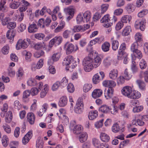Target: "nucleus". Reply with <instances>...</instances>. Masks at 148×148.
<instances>
[{
	"instance_id": "1",
	"label": "nucleus",
	"mask_w": 148,
	"mask_h": 148,
	"mask_svg": "<svg viewBox=\"0 0 148 148\" xmlns=\"http://www.w3.org/2000/svg\"><path fill=\"white\" fill-rule=\"evenodd\" d=\"M94 54L92 51L90 52L88 56L83 60L82 64L85 71L88 72L90 71L93 69L92 59L94 58Z\"/></svg>"
},
{
	"instance_id": "2",
	"label": "nucleus",
	"mask_w": 148,
	"mask_h": 148,
	"mask_svg": "<svg viewBox=\"0 0 148 148\" xmlns=\"http://www.w3.org/2000/svg\"><path fill=\"white\" fill-rule=\"evenodd\" d=\"M30 43V40L29 38L26 39L19 40L16 45V48L17 50H19L22 48L25 49L26 48L29 44Z\"/></svg>"
},
{
	"instance_id": "3",
	"label": "nucleus",
	"mask_w": 148,
	"mask_h": 148,
	"mask_svg": "<svg viewBox=\"0 0 148 148\" xmlns=\"http://www.w3.org/2000/svg\"><path fill=\"white\" fill-rule=\"evenodd\" d=\"M66 53L67 54H70L74 52L78 49V47L77 45L75 46L72 43H66L64 46Z\"/></svg>"
},
{
	"instance_id": "4",
	"label": "nucleus",
	"mask_w": 148,
	"mask_h": 148,
	"mask_svg": "<svg viewBox=\"0 0 148 148\" xmlns=\"http://www.w3.org/2000/svg\"><path fill=\"white\" fill-rule=\"evenodd\" d=\"M83 110L84 104L82 100L80 98L78 99L74 107V111L77 114H80L83 112Z\"/></svg>"
},
{
	"instance_id": "5",
	"label": "nucleus",
	"mask_w": 148,
	"mask_h": 148,
	"mask_svg": "<svg viewBox=\"0 0 148 148\" xmlns=\"http://www.w3.org/2000/svg\"><path fill=\"white\" fill-rule=\"evenodd\" d=\"M145 24L144 20L138 19L135 22L134 27L136 29L144 31L145 29Z\"/></svg>"
},
{
	"instance_id": "6",
	"label": "nucleus",
	"mask_w": 148,
	"mask_h": 148,
	"mask_svg": "<svg viewBox=\"0 0 148 148\" xmlns=\"http://www.w3.org/2000/svg\"><path fill=\"white\" fill-rule=\"evenodd\" d=\"M62 40V38L61 36H56L49 41V47L51 48L53 45H59L61 43Z\"/></svg>"
},
{
	"instance_id": "7",
	"label": "nucleus",
	"mask_w": 148,
	"mask_h": 148,
	"mask_svg": "<svg viewBox=\"0 0 148 148\" xmlns=\"http://www.w3.org/2000/svg\"><path fill=\"white\" fill-rule=\"evenodd\" d=\"M126 48V44L124 42L122 43L118 51L117 55V59L118 60H121L122 57L126 56V53L125 51Z\"/></svg>"
},
{
	"instance_id": "8",
	"label": "nucleus",
	"mask_w": 148,
	"mask_h": 148,
	"mask_svg": "<svg viewBox=\"0 0 148 148\" xmlns=\"http://www.w3.org/2000/svg\"><path fill=\"white\" fill-rule=\"evenodd\" d=\"M132 92V88L129 86H126L123 87L121 90L122 95L126 97L130 98Z\"/></svg>"
},
{
	"instance_id": "9",
	"label": "nucleus",
	"mask_w": 148,
	"mask_h": 148,
	"mask_svg": "<svg viewBox=\"0 0 148 148\" xmlns=\"http://www.w3.org/2000/svg\"><path fill=\"white\" fill-rule=\"evenodd\" d=\"M9 7L12 9H16L20 6L19 0H8Z\"/></svg>"
},
{
	"instance_id": "10",
	"label": "nucleus",
	"mask_w": 148,
	"mask_h": 148,
	"mask_svg": "<svg viewBox=\"0 0 148 148\" xmlns=\"http://www.w3.org/2000/svg\"><path fill=\"white\" fill-rule=\"evenodd\" d=\"M32 131H29L24 136L22 139V143L24 145L26 144L32 137Z\"/></svg>"
},
{
	"instance_id": "11",
	"label": "nucleus",
	"mask_w": 148,
	"mask_h": 148,
	"mask_svg": "<svg viewBox=\"0 0 148 148\" xmlns=\"http://www.w3.org/2000/svg\"><path fill=\"white\" fill-rule=\"evenodd\" d=\"M114 92L113 88H109L108 90H105L104 96L107 99H110L113 96Z\"/></svg>"
},
{
	"instance_id": "12",
	"label": "nucleus",
	"mask_w": 148,
	"mask_h": 148,
	"mask_svg": "<svg viewBox=\"0 0 148 148\" xmlns=\"http://www.w3.org/2000/svg\"><path fill=\"white\" fill-rule=\"evenodd\" d=\"M27 121L31 125H33L34 123L35 116L32 112H28L27 114Z\"/></svg>"
},
{
	"instance_id": "13",
	"label": "nucleus",
	"mask_w": 148,
	"mask_h": 148,
	"mask_svg": "<svg viewBox=\"0 0 148 148\" xmlns=\"http://www.w3.org/2000/svg\"><path fill=\"white\" fill-rule=\"evenodd\" d=\"M101 58L98 56H96V57L92 59V67L96 68L98 66L101 64Z\"/></svg>"
},
{
	"instance_id": "14",
	"label": "nucleus",
	"mask_w": 148,
	"mask_h": 148,
	"mask_svg": "<svg viewBox=\"0 0 148 148\" xmlns=\"http://www.w3.org/2000/svg\"><path fill=\"white\" fill-rule=\"evenodd\" d=\"M110 108L108 106L103 105L101 106L99 109V112L104 114H108L110 112Z\"/></svg>"
},
{
	"instance_id": "15",
	"label": "nucleus",
	"mask_w": 148,
	"mask_h": 148,
	"mask_svg": "<svg viewBox=\"0 0 148 148\" xmlns=\"http://www.w3.org/2000/svg\"><path fill=\"white\" fill-rule=\"evenodd\" d=\"M5 116V122L8 123H10L12 121L13 118V115L12 112L10 111H8L6 112Z\"/></svg>"
},
{
	"instance_id": "16",
	"label": "nucleus",
	"mask_w": 148,
	"mask_h": 148,
	"mask_svg": "<svg viewBox=\"0 0 148 148\" xmlns=\"http://www.w3.org/2000/svg\"><path fill=\"white\" fill-rule=\"evenodd\" d=\"M67 103V99L66 96H63L61 97L58 103V106L60 107L65 106Z\"/></svg>"
},
{
	"instance_id": "17",
	"label": "nucleus",
	"mask_w": 148,
	"mask_h": 148,
	"mask_svg": "<svg viewBox=\"0 0 148 148\" xmlns=\"http://www.w3.org/2000/svg\"><path fill=\"white\" fill-rule=\"evenodd\" d=\"M103 93L102 91L100 89H95L92 92V96L93 98L96 99L100 97Z\"/></svg>"
},
{
	"instance_id": "18",
	"label": "nucleus",
	"mask_w": 148,
	"mask_h": 148,
	"mask_svg": "<svg viewBox=\"0 0 148 148\" xmlns=\"http://www.w3.org/2000/svg\"><path fill=\"white\" fill-rule=\"evenodd\" d=\"M86 29L83 27V26L81 25H77L73 26L72 30L73 32L75 33L79 32H84L86 31Z\"/></svg>"
},
{
	"instance_id": "19",
	"label": "nucleus",
	"mask_w": 148,
	"mask_h": 148,
	"mask_svg": "<svg viewBox=\"0 0 148 148\" xmlns=\"http://www.w3.org/2000/svg\"><path fill=\"white\" fill-rule=\"evenodd\" d=\"M72 60H73V57L71 55L68 56L64 59L63 64L64 65L66 66H69H69L70 67Z\"/></svg>"
},
{
	"instance_id": "20",
	"label": "nucleus",
	"mask_w": 148,
	"mask_h": 148,
	"mask_svg": "<svg viewBox=\"0 0 148 148\" xmlns=\"http://www.w3.org/2000/svg\"><path fill=\"white\" fill-rule=\"evenodd\" d=\"M114 38L111 39L112 47L113 50L116 51L118 49L119 46V42L117 40H114Z\"/></svg>"
},
{
	"instance_id": "21",
	"label": "nucleus",
	"mask_w": 148,
	"mask_h": 148,
	"mask_svg": "<svg viewBox=\"0 0 148 148\" xmlns=\"http://www.w3.org/2000/svg\"><path fill=\"white\" fill-rule=\"evenodd\" d=\"M118 75V71L116 69H112L109 74L110 78L113 80L116 79Z\"/></svg>"
},
{
	"instance_id": "22",
	"label": "nucleus",
	"mask_w": 148,
	"mask_h": 148,
	"mask_svg": "<svg viewBox=\"0 0 148 148\" xmlns=\"http://www.w3.org/2000/svg\"><path fill=\"white\" fill-rule=\"evenodd\" d=\"M100 137L101 140L103 142H107L110 139L109 136L103 132H101L100 133Z\"/></svg>"
},
{
	"instance_id": "23",
	"label": "nucleus",
	"mask_w": 148,
	"mask_h": 148,
	"mask_svg": "<svg viewBox=\"0 0 148 148\" xmlns=\"http://www.w3.org/2000/svg\"><path fill=\"white\" fill-rule=\"evenodd\" d=\"M83 130L82 126L80 125H76L74 127L73 130V133L76 134H80Z\"/></svg>"
},
{
	"instance_id": "24",
	"label": "nucleus",
	"mask_w": 148,
	"mask_h": 148,
	"mask_svg": "<svg viewBox=\"0 0 148 148\" xmlns=\"http://www.w3.org/2000/svg\"><path fill=\"white\" fill-rule=\"evenodd\" d=\"M131 32V28L130 26H127L123 29L122 34V35L124 36H127L129 35Z\"/></svg>"
},
{
	"instance_id": "25",
	"label": "nucleus",
	"mask_w": 148,
	"mask_h": 148,
	"mask_svg": "<svg viewBox=\"0 0 148 148\" xmlns=\"http://www.w3.org/2000/svg\"><path fill=\"white\" fill-rule=\"evenodd\" d=\"M113 61L114 62V61ZM112 62L113 61L110 58L108 57L106 58L103 61V63L105 66H108L111 64ZM117 63L118 62L117 61L116 62V63L114 62L113 64L114 65H116V64H117Z\"/></svg>"
},
{
	"instance_id": "26",
	"label": "nucleus",
	"mask_w": 148,
	"mask_h": 148,
	"mask_svg": "<svg viewBox=\"0 0 148 148\" xmlns=\"http://www.w3.org/2000/svg\"><path fill=\"white\" fill-rule=\"evenodd\" d=\"M88 135L86 132H83L79 136V140L82 143L86 141L88 138Z\"/></svg>"
},
{
	"instance_id": "27",
	"label": "nucleus",
	"mask_w": 148,
	"mask_h": 148,
	"mask_svg": "<svg viewBox=\"0 0 148 148\" xmlns=\"http://www.w3.org/2000/svg\"><path fill=\"white\" fill-rule=\"evenodd\" d=\"M37 29L38 27L36 24L35 23L30 25L28 28V31L30 33L35 32Z\"/></svg>"
},
{
	"instance_id": "28",
	"label": "nucleus",
	"mask_w": 148,
	"mask_h": 148,
	"mask_svg": "<svg viewBox=\"0 0 148 148\" xmlns=\"http://www.w3.org/2000/svg\"><path fill=\"white\" fill-rule=\"evenodd\" d=\"M98 113L97 110L91 111L89 113L88 118L89 119L93 120L98 116Z\"/></svg>"
},
{
	"instance_id": "29",
	"label": "nucleus",
	"mask_w": 148,
	"mask_h": 148,
	"mask_svg": "<svg viewBox=\"0 0 148 148\" xmlns=\"http://www.w3.org/2000/svg\"><path fill=\"white\" fill-rule=\"evenodd\" d=\"M132 19L131 16L127 15H125L122 16L121 21L124 23H127L128 22L129 23Z\"/></svg>"
},
{
	"instance_id": "30",
	"label": "nucleus",
	"mask_w": 148,
	"mask_h": 148,
	"mask_svg": "<svg viewBox=\"0 0 148 148\" xmlns=\"http://www.w3.org/2000/svg\"><path fill=\"white\" fill-rule=\"evenodd\" d=\"M109 16V14H106L105 15L101 20V22L103 23L104 26L105 27H106V25L110 21Z\"/></svg>"
},
{
	"instance_id": "31",
	"label": "nucleus",
	"mask_w": 148,
	"mask_h": 148,
	"mask_svg": "<svg viewBox=\"0 0 148 148\" xmlns=\"http://www.w3.org/2000/svg\"><path fill=\"white\" fill-rule=\"evenodd\" d=\"M83 14L84 17V20L85 21L86 23L90 21L91 17L90 12L88 11H87L85 12Z\"/></svg>"
},
{
	"instance_id": "32",
	"label": "nucleus",
	"mask_w": 148,
	"mask_h": 148,
	"mask_svg": "<svg viewBox=\"0 0 148 148\" xmlns=\"http://www.w3.org/2000/svg\"><path fill=\"white\" fill-rule=\"evenodd\" d=\"M76 20L78 24L86 23L85 21L84 20V17L83 16V14L81 13H79L77 15Z\"/></svg>"
},
{
	"instance_id": "33",
	"label": "nucleus",
	"mask_w": 148,
	"mask_h": 148,
	"mask_svg": "<svg viewBox=\"0 0 148 148\" xmlns=\"http://www.w3.org/2000/svg\"><path fill=\"white\" fill-rule=\"evenodd\" d=\"M141 96L140 93L138 91H132L130 98L133 99H138Z\"/></svg>"
},
{
	"instance_id": "34",
	"label": "nucleus",
	"mask_w": 148,
	"mask_h": 148,
	"mask_svg": "<svg viewBox=\"0 0 148 148\" xmlns=\"http://www.w3.org/2000/svg\"><path fill=\"white\" fill-rule=\"evenodd\" d=\"M43 139L40 136H39L36 141V147L37 148H43Z\"/></svg>"
},
{
	"instance_id": "35",
	"label": "nucleus",
	"mask_w": 148,
	"mask_h": 148,
	"mask_svg": "<svg viewBox=\"0 0 148 148\" xmlns=\"http://www.w3.org/2000/svg\"><path fill=\"white\" fill-rule=\"evenodd\" d=\"M64 12L68 14V15H74L75 9L71 6H70L64 9Z\"/></svg>"
},
{
	"instance_id": "36",
	"label": "nucleus",
	"mask_w": 148,
	"mask_h": 148,
	"mask_svg": "<svg viewBox=\"0 0 148 148\" xmlns=\"http://www.w3.org/2000/svg\"><path fill=\"white\" fill-rule=\"evenodd\" d=\"M110 46V43L108 42H106L101 45L102 49L104 52H107L109 50Z\"/></svg>"
},
{
	"instance_id": "37",
	"label": "nucleus",
	"mask_w": 148,
	"mask_h": 148,
	"mask_svg": "<svg viewBox=\"0 0 148 148\" xmlns=\"http://www.w3.org/2000/svg\"><path fill=\"white\" fill-rule=\"evenodd\" d=\"M15 35L14 31L13 30H9L7 33L6 36L9 39L13 41V38Z\"/></svg>"
},
{
	"instance_id": "38",
	"label": "nucleus",
	"mask_w": 148,
	"mask_h": 148,
	"mask_svg": "<svg viewBox=\"0 0 148 148\" xmlns=\"http://www.w3.org/2000/svg\"><path fill=\"white\" fill-rule=\"evenodd\" d=\"M133 55L136 58L138 59H141L143 57V54L141 51L139 49L132 52Z\"/></svg>"
},
{
	"instance_id": "39",
	"label": "nucleus",
	"mask_w": 148,
	"mask_h": 148,
	"mask_svg": "<svg viewBox=\"0 0 148 148\" xmlns=\"http://www.w3.org/2000/svg\"><path fill=\"white\" fill-rule=\"evenodd\" d=\"M92 88V85L90 83H86L83 86V91L87 92L89 91Z\"/></svg>"
},
{
	"instance_id": "40",
	"label": "nucleus",
	"mask_w": 148,
	"mask_h": 148,
	"mask_svg": "<svg viewBox=\"0 0 148 148\" xmlns=\"http://www.w3.org/2000/svg\"><path fill=\"white\" fill-rule=\"evenodd\" d=\"M3 145L5 147H7L9 143V138L5 135L3 136L1 140Z\"/></svg>"
},
{
	"instance_id": "41",
	"label": "nucleus",
	"mask_w": 148,
	"mask_h": 148,
	"mask_svg": "<svg viewBox=\"0 0 148 148\" xmlns=\"http://www.w3.org/2000/svg\"><path fill=\"white\" fill-rule=\"evenodd\" d=\"M136 82L138 84L140 89L142 90H146V85L145 83L140 80H137Z\"/></svg>"
},
{
	"instance_id": "42",
	"label": "nucleus",
	"mask_w": 148,
	"mask_h": 148,
	"mask_svg": "<svg viewBox=\"0 0 148 148\" xmlns=\"http://www.w3.org/2000/svg\"><path fill=\"white\" fill-rule=\"evenodd\" d=\"M8 108V104L6 103H4L2 108L1 109L2 112L1 113V117L3 118L5 116V114L4 112H7Z\"/></svg>"
},
{
	"instance_id": "43",
	"label": "nucleus",
	"mask_w": 148,
	"mask_h": 148,
	"mask_svg": "<svg viewBox=\"0 0 148 148\" xmlns=\"http://www.w3.org/2000/svg\"><path fill=\"white\" fill-rule=\"evenodd\" d=\"M117 20V18L116 17L114 16H113L111 19H110L109 22L106 25V27H108L111 26L112 25L113 23H115Z\"/></svg>"
},
{
	"instance_id": "44",
	"label": "nucleus",
	"mask_w": 148,
	"mask_h": 148,
	"mask_svg": "<svg viewBox=\"0 0 148 148\" xmlns=\"http://www.w3.org/2000/svg\"><path fill=\"white\" fill-rule=\"evenodd\" d=\"M71 33L72 32L71 30L68 29H66L62 33L63 37L65 39H67L70 37Z\"/></svg>"
},
{
	"instance_id": "45",
	"label": "nucleus",
	"mask_w": 148,
	"mask_h": 148,
	"mask_svg": "<svg viewBox=\"0 0 148 148\" xmlns=\"http://www.w3.org/2000/svg\"><path fill=\"white\" fill-rule=\"evenodd\" d=\"M45 45L44 42L38 43L36 44L34 46V48L37 50L42 49L45 48Z\"/></svg>"
},
{
	"instance_id": "46",
	"label": "nucleus",
	"mask_w": 148,
	"mask_h": 148,
	"mask_svg": "<svg viewBox=\"0 0 148 148\" xmlns=\"http://www.w3.org/2000/svg\"><path fill=\"white\" fill-rule=\"evenodd\" d=\"M92 80L93 83L95 84H97L99 82L101 78H100L98 73H97L93 76Z\"/></svg>"
},
{
	"instance_id": "47",
	"label": "nucleus",
	"mask_w": 148,
	"mask_h": 148,
	"mask_svg": "<svg viewBox=\"0 0 148 148\" xmlns=\"http://www.w3.org/2000/svg\"><path fill=\"white\" fill-rule=\"evenodd\" d=\"M147 66V63L145 59H143L141 60L139 62V66L141 69L143 70L145 69Z\"/></svg>"
},
{
	"instance_id": "48",
	"label": "nucleus",
	"mask_w": 148,
	"mask_h": 148,
	"mask_svg": "<svg viewBox=\"0 0 148 148\" xmlns=\"http://www.w3.org/2000/svg\"><path fill=\"white\" fill-rule=\"evenodd\" d=\"M30 91L29 90H26L24 91L23 94V99L24 102H25V99L28 98L30 95Z\"/></svg>"
},
{
	"instance_id": "49",
	"label": "nucleus",
	"mask_w": 148,
	"mask_h": 148,
	"mask_svg": "<svg viewBox=\"0 0 148 148\" xmlns=\"http://www.w3.org/2000/svg\"><path fill=\"white\" fill-rule=\"evenodd\" d=\"M132 4H128L125 7V9L129 13H131L134 10V8Z\"/></svg>"
},
{
	"instance_id": "50",
	"label": "nucleus",
	"mask_w": 148,
	"mask_h": 148,
	"mask_svg": "<svg viewBox=\"0 0 148 148\" xmlns=\"http://www.w3.org/2000/svg\"><path fill=\"white\" fill-rule=\"evenodd\" d=\"M37 100L36 99L33 100V103L30 107V110L32 112L35 111L37 109V106L36 104Z\"/></svg>"
},
{
	"instance_id": "51",
	"label": "nucleus",
	"mask_w": 148,
	"mask_h": 148,
	"mask_svg": "<svg viewBox=\"0 0 148 148\" xmlns=\"http://www.w3.org/2000/svg\"><path fill=\"white\" fill-rule=\"evenodd\" d=\"M135 38L136 40L135 42H140L142 41V35L140 32L136 33L135 35Z\"/></svg>"
},
{
	"instance_id": "52",
	"label": "nucleus",
	"mask_w": 148,
	"mask_h": 148,
	"mask_svg": "<svg viewBox=\"0 0 148 148\" xmlns=\"http://www.w3.org/2000/svg\"><path fill=\"white\" fill-rule=\"evenodd\" d=\"M27 85L30 86H35L36 84L35 80L31 78H29L27 82Z\"/></svg>"
},
{
	"instance_id": "53",
	"label": "nucleus",
	"mask_w": 148,
	"mask_h": 148,
	"mask_svg": "<svg viewBox=\"0 0 148 148\" xmlns=\"http://www.w3.org/2000/svg\"><path fill=\"white\" fill-rule=\"evenodd\" d=\"M4 131L8 134H10L11 132V128L10 125L7 124H5L2 126Z\"/></svg>"
},
{
	"instance_id": "54",
	"label": "nucleus",
	"mask_w": 148,
	"mask_h": 148,
	"mask_svg": "<svg viewBox=\"0 0 148 148\" xmlns=\"http://www.w3.org/2000/svg\"><path fill=\"white\" fill-rule=\"evenodd\" d=\"M143 106H138L133 107L132 111L134 113L139 112L142 111L143 109Z\"/></svg>"
},
{
	"instance_id": "55",
	"label": "nucleus",
	"mask_w": 148,
	"mask_h": 148,
	"mask_svg": "<svg viewBox=\"0 0 148 148\" xmlns=\"http://www.w3.org/2000/svg\"><path fill=\"white\" fill-rule=\"evenodd\" d=\"M60 85L63 87L66 86L68 83V79L66 77H63L60 82Z\"/></svg>"
},
{
	"instance_id": "56",
	"label": "nucleus",
	"mask_w": 148,
	"mask_h": 148,
	"mask_svg": "<svg viewBox=\"0 0 148 148\" xmlns=\"http://www.w3.org/2000/svg\"><path fill=\"white\" fill-rule=\"evenodd\" d=\"M138 45L137 42H134L131 45L130 50L132 52L138 50Z\"/></svg>"
},
{
	"instance_id": "57",
	"label": "nucleus",
	"mask_w": 148,
	"mask_h": 148,
	"mask_svg": "<svg viewBox=\"0 0 148 148\" xmlns=\"http://www.w3.org/2000/svg\"><path fill=\"white\" fill-rule=\"evenodd\" d=\"M132 75L129 73L127 69H125L124 72V77L125 79L129 80L132 77Z\"/></svg>"
},
{
	"instance_id": "58",
	"label": "nucleus",
	"mask_w": 148,
	"mask_h": 148,
	"mask_svg": "<svg viewBox=\"0 0 148 148\" xmlns=\"http://www.w3.org/2000/svg\"><path fill=\"white\" fill-rule=\"evenodd\" d=\"M92 142L93 145L97 147H99L101 144L100 141L96 138H93L92 139Z\"/></svg>"
},
{
	"instance_id": "59",
	"label": "nucleus",
	"mask_w": 148,
	"mask_h": 148,
	"mask_svg": "<svg viewBox=\"0 0 148 148\" xmlns=\"http://www.w3.org/2000/svg\"><path fill=\"white\" fill-rule=\"evenodd\" d=\"M9 50V47L8 45H6L3 47L1 49V52L4 55L8 54Z\"/></svg>"
},
{
	"instance_id": "60",
	"label": "nucleus",
	"mask_w": 148,
	"mask_h": 148,
	"mask_svg": "<svg viewBox=\"0 0 148 148\" xmlns=\"http://www.w3.org/2000/svg\"><path fill=\"white\" fill-rule=\"evenodd\" d=\"M112 129L113 132L114 133L117 132L120 129L119 124L117 123L114 124L112 127Z\"/></svg>"
},
{
	"instance_id": "61",
	"label": "nucleus",
	"mask_w": 148,
	"mask_h": 148,
	"mask_svg": "<svg viewBox=\"0 0 148 148\" xmlns=\"http://www.w3.org/2000/svg\"><path fill=\"white\" fill-rule=\"evenodd\" d=\"M108 7L109 5L107 4L102 5L101 6V13L102 14L104 13L108 9Z\"/></svg>"
},
{
	"instance_id": "62",
	"label": "nucleus",
	"mask_w": 148,
	"mask_h": 148,
	"mask_svg": "<svg viewBox=\"0 0 148 148\" xmlns=\"http://www.w3.org/2000/svg\"><path fill=\"white\" fill-rule=\"evenodd\" d=\"M60 86V82L59 81L56 82L52 86L51 89L53 91L56 90L58 89Z\"/></svg>"
},
{
	"instance_id": "63",
	"label": "nucleus",
	"mask_w": 148,
	"mask_h": 148,
	"mask_svg": "<svg viewBox=\"0 0 148 148\" xmlns=\"http://www.w3.org/2000/svg\"><path fill=\"white\" fill-rule=\"evenodd\" d=\"M67 89L69 92L70 93L73 92L75 90V88L73 84L71 83L69 84L67 86Z\"/></svg>"
},
{
	"instance_id": "64",
	"label": "nucleus",
	"mask_w": 148,
	"mask_h": 148,
	"mask_svg": "<svg viewBox=\"0 0 148 148\" xmlns=\"http://www.w3.org/2000/svg\"><path fill=\"white\" fill-rule=\"evenodd\" d=\"M124 26V24L121 21L118 22L115 26V29L118 31L120 30Z\"/></svg>"
}]
</instances>
